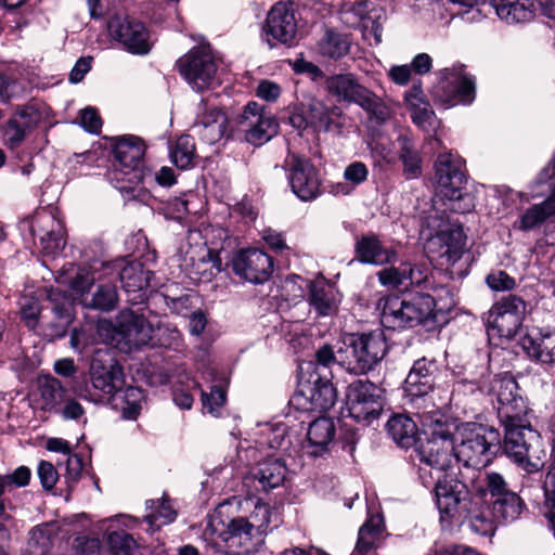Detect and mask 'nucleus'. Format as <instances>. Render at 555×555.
<instances>
[{
	"instance_id": "obj_48",
	"label": "nucleus",
	"mask_w": 555,
	"mask_h": 555,
	"mask_svg": "<svg viewBox=\"0 0 555 555\" xmlns=\"http://www.w3.org/2000/svg\"><path fill=\"white\" fill-rule=\"evenodd\" d=\"M117 304L118 293L116 286L111 283H102L98 285L91 301L87 306L103 312H109L117 307Z\"/></svg>"
},
{
	"instance_id": "obj_27",
	"label": "nucleus",
	"mask_w": 555,
	"mask_h": 555,
	"mask_svg": "<svg viewBox=\"0 0 555 555\" xmlns=\"http://www.w3.org/2000/svg\"><path fill=\"white\" fill-rule=\"evenodd\" d=\"M39 112L33 106L18 107L4 127V139L11 149L20 146L27 134L36 127Z\"/></svg>"
},
{
	"instance_id": "obj_17",
	"label": "nucleus",
	"mask_w": 555,
	"mask_h": 555,
	"mask_svg": "<svg viewBox=\"0 0 555 555\" xmlns=\"http://www.w3.org/2000/svg\"><path fill=\"white\" fill-rule=\"evenodd\" d=\"M240 127L245 132V139L253 145H262L276 132L279 124L275 118L264 112L257 102H249L240 116Z\"/></svg>"
},
{
	"instance_id": "obj_56",
	"label": "nucleus",
	"mask_w": 555,
	"mask_h": 555,
	"mask_svg": "<svg viewBox=\"0 0 555 555\" xmlns=\"http://www.w3.org/2000/svg\"><path fill=\"white\" fill-rule=\"evenodd\" d=\"M50 544V534L47 526H38L31 529L27 546L30 555H48Z\"/></svg>"
},
{
	"instance_id": "obj_61",
	"label": "nucleus",
	"mask_w": 555,
	"mask_h": 555,
	"mask_svg": "<svg viewBox=\"0 0 555 555\" xmlns=\"http://www.w3.org/2000/svg\"><path fill=\"white\" fill-rule=\"evenodd\" d=\"M94 281L95 279L89 270L80 268L72 278L69 286L76 294L83 295L90 291Z\"/></svg>"
},
{
	"instance_id": "obj_18",
	"label": "nucleus",
	"mask_w": 555,
	"mask_h": 555,
	"mask_svg": "<svg viewBox=\"0 0 555 555\" xmlns=\"http://www.w3.org/2000/svg\"><path fill=\"white\" fill-rule=\"evenodd\" d=\"M232 269L241 279L253 284H261L272 274L273 259L260 249L247 248L233 257Z\"/></svg>"
},
{
	"instance_id": "obj_26",
	"label": "nucleus",
	"mask_w": 555,
	"mask_h": 555,
	"mask_svg": "<svg viewBox=\"0 0 555 555\" xmlns=\"http://www.w3.org/2000/svg\"><path fill=\"white\" fill-rule=\"evenodd\" d=\"M354 251L360 262L373 266L392 264L398 257L397 251L385 246L374 233L357 238Z\"/></svg>"
},
{
	"instance_id": "obj_39",
	"label": "nucleus",
	"mask_w": 555,
	"mask_h": 555,
	"mask_svg": "<svg viewBox=\"0 0 555 555\" xmlns=\"http://www.w3.org/2000/svg\"><path fill=\"white\" fill-rule=\"evenodd\" d=\"M384 530L380 515L371 516L359 529L358 541L351 555H376L373 550Z\"/></svg>"
},
{
	"instance_id": "obj_11",
	"label": "nucleus",
	"mask_w": 555,
	"mask_h": 555,
	"mask_svg": "<svg viewBox=\"0 0 555 555\" xmlns=\"http://www.w3.org/2000/svg\"><path fill=\"white\" fill-rule=\"evenodd\" d=\"M212 533L215 547L224 555H257L264 545L261 533L255 532L242 516L230 519L220 531L214 528Z\"/></svg>"
},
{
	"instance_id": "obj_54",
	"label": "nucleus",
	"mask_w": 555,
	"mask_h": 555,
	"mask_svg": "<svg viewBox=\"0 0 555 555\" xmlns=\"http://www.w3.org/2000/svg\"><path fill=\"white\" fill-rule=\"evenodd\" d=\"M157 345L167 349L178 350L182 345V334L172 324L159 323L153 332Z\"/></svg>"
},
{
	"instance_id": "obj_5",
	"label": "nucleus",
	"mask_w": 555,
	"mask_h": 555,
	"mask_svg": "<svg viewBox=\"0 0 555 555\" xmlns=\"http://www.w3.org/2000/svg\"><path fill=\"white\" fill-rule=\"evenodd\" d=\"M460 436L455 444L457 462L472 473L474 482L476 470L487 466L501 449V434L492 426L472 423L462 428Z\"/></svg>"
},
{
	"instance_id": "obj_29",
	"label": "nucleus",
	"mask_w": 555,
	"mask_h": 555,
	"mask_svg": "<svg viewBox=\"0 0 555 555\" xmlns=\"http://www.w3.org/2000/svg\"><path fill=\"white\" fill-rule=\"evenodd\" d=\"M336 435L335 423L330 417H319L309 424L307 443L304 449L309 455L320 456L330 451Z\"/></svg>"
},
{
	"instance_id": "obj_64",
	"label": "nucleus",
	"mask_w": 555,
	"mask_h": 555,
	"mask_svg": "<svg viewBox=\"0 0 555 555\" xmlns=\"http://www.w3.org/2000/svg\"><path fill=\"white\" fill-rule=\"evenodd\" d=\"M80 125L91 133H98L102 127L101 117L93 107H87L80 112Z\"/></svg>"
},
{
	"instance_id": "obj_41",
	"label": "nucleus",
	"mask_w": 555,
	"mask_h": 555,
	"mask_svg": "<svg viewBox=\"0 0 555 555\" xmlns=\"http://www.w3.org/2000/svg\"><path fill=\"white\" fill-rule=\"evenodd\" d=\"M555 215V189L550 197L528 208L519 219L518 228L522 231L532 230Z\"/></svg>"
},
{
	"instance_id": "obj_59",
	"label": "nucleus",
	"mask_w": 555,
	"mask_h": 555,
	"mask_svg": "<svg viewBox=\"0 0 555 555\" xmlns=\"http://www.w3.org/2000/svg\"><path fill=\"white\" fill-rule=\"evenodd\" d=\"M31 470L27 466H20L13 473L2 475L4 490L8 488H22L29 483Z\"/></svg>"
},
{
	"instance_id": "obj_36",
	"label": "nucleus",
	"mask_w": 555,
	"mask_h": 555,
	"mask_svg": "<svg viewBox=\"0 0 555 555\" xmlns=\"http://www.w3.org/2000/svg\"><path fill=\"white\" fill-rule=\"evenodd\" d=\"M380 322L390 330L410 328L405 299L395 295L385 297L382 304Z\"/></svg>"
},
{
	"instance_id": "obj_22",
	"label": "nucleus",
	"mask_w": 555,
	"mask_h": 555,
	"mask_svg": "<svg viewBox=\"0 0 555 555\" xmlns=\"http://www.w3.org/2000/svg\"><path fill=\"white\" fill-rule=\"evenodd\" d=\"M341 299L343 295L337 287L323 276L317 278L308 285L307 301L318 318L335 315Z\"/></svg>"
},
{
	"instance_id": "obj_3",
	"label": "nucleus",
	"mask_w": 555,
	"mask_h": 555,
	"mask_svg": "<svg viewBox=\"0 0 555 555\" xmlns=\"http://www.w3.org/2000/svg\"><path fill=\"white\" fill-rule=\"evenodd\" d=\"M437 196L446 210L454 214H468L475 208V197L466 190L465 160L451 152L441 153L435 164Z\"/></svg>"
},
{
	"instance_id": "obj_46",
	"label": "nucleus",
	"mask_w": 555,
	"mask_h": 555,
	"mask_svg": "<svg viewBox=\"0 0 555 555\" xmlns=\"http://www.w3.org/2000/svg\"><path fill=\"white\" fill-rule=\"evenodd\" d=\"M339 15L343 23L349 27H357L361 22L373 18L366 0H344Z\"/></svg>"
},
{
	"instance_id": "obj_44",
	"label": "nucleus",
	"mask_w": 555,
	"mask_h": 555,
	"mask_svg": "<svg viewBox=\"0 0 555 555\" xmlns=\"http://www.w3.org/2000/svg\"><path fill=\"white\" fill-rule=\"evenodd\" d=\"M467 521V526L472 532L481 537H492L496 530L495 522L498 521L492 511L474 508L469 506V515L464 516L460 522Z\"/></svg>"
},
{
	"instance_id": "obj_60",
	"label": "nucleus",
	"mask_w": 555,
	"mask_h": 555,
	"mask_svg": "<svg viewBox=\"0 0 555 555\" xmlns=\"http://www.w3.org/2000/svg\"><path fill=\"white\" fill-rule=\"evenodd\" d=\"M429 269L424 263H412L406 261L408 288L422 286L428 281Z\"/></svg>"
},
{
	"instance_id": "obj_53",
	"label": "nucleus",
	"mask_w": 555,
	"mask_h": 555,
	"mask_svg": "<svg viewBox=\"0 0 555 555\" xmlns=\"http://www.w3.org/2000/svg\"><path fill=\"white\" fill-rule=\"evenodd\" d=\"M271 514L270 505L258 501L250 515L245 517V522L249 525L255 532L261 533V537L264 539L271 522Z\"/></svg>"
},
{
	"instance_id": "obj_37",
	"label": "nucleus",
	"mask_w": 555,
	"mask_h": 555,
	"mask_svg": "<svg viewBox=\"0 0 555 555\" xmlns=\"http://www.w3.org/2000/svg\"><path fill=\"white\" fill-rule=\"evenodd\" d=\"M398 156L403 165L402 173L406 180L417 179L422 176V157L413 140L406 134H400Z\"/></svg>"
},
{
	"instance_id": "obj_25",
	"label": "nucleus",
	"mask_w": 555,
	"mask_h": 555,
	"mask_svg": "<svg viewBox=\"0 0 555 555\" xmlns=\"http://www.w3.org/2000/svg\"><path fill=\"white\" fill-rule=\"evenodd\" d=\"M466 246V235L462 225L452 224L447 229H440L429 240V248L446 258L450 264L461 259Z\"/></svg>"
},
{
	"instance_id": "obj_13",
	"label": "nucleus",
	"mask_w": 555,
	"mask_h": 555,
	"mask_svg": "<svg viewBox=\"0 0 555 555\" xmlns=\"http://www.w3.org/2000/svg\"><path fill=\"white\" fill-rule=\"evenodd\" d=\"M346 403L352 418L370 425L383 412V390L369 379H357L347 387Z\"/></svg>"
},
{
	"instance_id": "obj_45",
	"label": "nucleus",
	"mask_w": 555,
	"mask_h": 555,
	"mask_svg": "<svg viewBox=\"0 0 555 555\" xmlns=\"http://www.w3.org/2000/svg\"><path fill=\"white\" fill-rule=\"evenodd\" d=\"M170 158L179 169L186 170L192 168L195 158L194 139L189 134L179 137L170 149Z\"/></svg>"
},
{
	"instance_id": "obj_62",
	"label": "nucleus",
	"mask_w": 555,
	"mask_h": 555,
	"mask_svg": "<svg viewBox=\"0 0 555 555\" xmlns=\"http://www.w3.org/2000/svg\"><path fill=\"white\" fill-rule=\"evenodd\" d=\"M203 406L212 413L225 402V391L221 386H211L210 392H202Z\"/></svg>"
},
{
	"instance_id": "obj_9",
	"label": "nucleus",
	"mask_w": 555,
	"mask_h": 555,
	"mask_svg": "<svg viewBox=\"0 0 555 555\" xmlns=\"http://www.w3.org/2000/svg\"><path fill=\"white\" fill-rule=\"evenodd\" d=\"M175 66L195 92H204L220 83L218 62L208 44L192 48L176 61Z\"/></svg>"
},
{
	"instance_id": "obj_47",
	"label": "nucleus",
	"mask_w": 555,
	"mask_h": 555,
	"mask_svg": "<svg viewBox=\"0 0 555 555\" xmlns=\"http://www.w3.org/2000/svg\"><path fill=\"white\" fill-rule=\"evenodd\" d=\"M337 108L327 107L322 101L310 99L306 105V113L310 127L317 131H327L333 121L332 115L335 114Z\"/></svg>"
},
{
	"instance_id": "obj_19",
	"label": "nucleus",
	"mask_w": 555,
	"mask_h": 555,
	"mask_svg": "<svg viewBox=\"0 0 555 555\" xmlns=\"http://www.w3.org/2000/svg\"><path fill=\"white\" fill-rule=\"evenodd\" d=\"M264 33L268 43L273 47V40L291 46L297 34V18L292 3L280 1L268 12Z\"/></svg>"
},
{
	"instance_id": "obj_55",
	"label": "nucleus",
	"mask_w": 555,
	"mask_h": 555,
	"mask_svg": "<svg viewBox=\"0 0 555 555\" xmlns=\"http://www.w3.org/2000/svg\"><path fill=\"white\" fill-rule=\"evenodd\" d=\"M217 121L208 126L193 125V130L201 137V139L209 144L218 142L225 132L227 116L218 115Z\"/></svg>"
},
{
	"instance_id": "obj_32",
	"label": "nucleus",
	"mask_w": 555,
	"mask_h": 555,
	"mask_svg": "<svg viewBox=\"0 0 555 555\" xmlns=\"http://www.w3.org/2000/svg\"><path fill=\"white\" fill-rule=\"evenodd\" d=\"M122 319L120 332L129 344L140 347L152 343L154 328L143 314L125 310Z\"/></svg>"
},
{
	"instance_id": "obj_10",
	"label": "nucleus",
	"mask_w": 555,
	"mask_h": 555,
	"mask_svg": "<svg viewBox=\"0 0 555 555\" xmlns=\"http://www.w3.org/2000/svg\"><path fill=\"white\" fill-rule=\"evenodd\" d=\"M114 163L108 176L111 180L139 184L151 176L144 165V142L135 135L122 137L114 144Z\"/></svg>"
},
{
	"instance_id": "obj_8",
	"label": "nucleus",
	"mask_w": 555,
	"mask_h": 555,
	"mask_svg": "<svg viewBox=\"0 0 555 555\" xmlns=\"http://www.w3.org/2000/svg\"><path fill=\"white\" fill-rule=\"evenodd\" d=\"M478 477L476 492L490 504L493 517L503 524L519 519L526 504L518 493L509 489L505 478L495 472L486 473L482 477L478 472Z\"/></svg>"
},
{
	"instance_id": "obj_50",
	"label": "nucleus",
	"mask_w": 555,
	"mask_h": 555,
	"mask_svg": "<svg viewBox=\"0 0 555 555\" xmlns=\"http://www.w3.org/2000/svg\"><path fill=\"white\" fill-rule=\"evenodd\" d=\"M147 508H151L152 512L144 516L145 520L150 525H166L175 520L177 513L170 505L169 501L163 499L159 501H146Z\"/></svg>"
},
{
	"instance_id": "obj_28",
	"label": "nucleus",
	"mask_w": 555,
	"mask_h": 555,
	"mask_svg": "<svg viewBox=\"0 0 555 555\" xmlns=\"http://www.w3.org/2000/svg\"><path fill=\"white\" fill-rule=\"evenodd\" d=\"M521 347L532 361L543 365L555 364V331H532L522 337Z\"/></svg>"
},
{
	"instance_id": "obj_40",
	"label": "nucleus",
	"mask_w": 555,
	"mask_h": 555,
	"mask_svg": "<svg viewBox=\"0 0 555 555\" xmlns=\"http://www.w3.org/2000/svg\"><path fill=\"white\" fill-rule=\"evenodd\" d=\"M386 429L393 441L402 448H410L416 441L417 426L408 415H393L388 420Z\"/></svg>"
},
{
	"instance_id": "obj_16",
	"label": "nucleus",
	"mask_w": 555,
	"mask_h": 555,
	"mask_svg": "<svg viewBox=\"0 0 555 555\" xmlns=\"http://www.w3.org/2000/svg\"><path fill=\"white\" fill-rule=\"evenodd\" d=\"M112 38L132 54L145 55L152 50L150 33L145 25L128 16H114L108 22Z\"/></svg>"
},
{
	"instance_id": "obj_24",
	"label": "nucleus",
	"mask_w": 555,
	"mask_h": 555,
	"mask_svg": "<svg viewBox=\"0 0 555 555\" xmlns=\"http://www.w3.org/2000/svg\"><path fill=\"white\" fill-rule=\"evenodd\" d=\"M437 373L436 360L426 358L416 360L404 382L406 398L414 402L433 391Z\"/></svg>"
},
{
	"instance_id": "obj_52",
	"label": "nucleus",
	"mask_w": 555,
	"mask_h": 555,
	"mask_svg": "<svg viewBox=\"0 0 555 555\" xmlns=\"http://www.w3.org/2000/svg\"><path fill=\"white\" fill-rule=\"evenodd\" d=\"M107 544L109 555H135L138 548L132 535L125 530L109 533Z\"/></svg>"
},
{
	"instance_id": "obj_43",
	"label": "nucleus",
	"mask_w": 555,
	"mask_h": 555,
	"mask_svg": "<svg viewBox=\"0 0 555 555\" xmlns=\"http://www.w3.org/2000/svg\"><path fill=\"white\" fill-rule=\"evenodd\" d=\"M446 83L450 87V93L444 99L451 104H469L475 99V81L467 75H452Z\"/></svg>"
},
{
	"instance_id": "obj_14",
	"label": "nucleus",
	"mask_w": 555,
	"mask_h": 555,
	"mask_svg": "<svg viewBox=\"0 0 555 555\" xmlns=\"http://www.w3.org/2000/svg\"><path fill=\"white\" fill-rule=\"evenodd\" d=\"M526 307V301L520 296L514 294L503 296L488 312L486 320L488 334L501 338H513L522 324Z\"/></svg>"
},
{
	"instance_id": "obj_21",
	"label": "nucleus",
	"mask_w": 555,
	"mask_h": 555,
	"mask_svg": "<svg viewBox=\"0 0 555 555\" xmlns=\"http://www.w3.org/2000/svg\"><path fill=\"white\" fill-rule=\"evenodd\" d=\"M121 287L127 295L130 305H140L152 300L153 295L149 294L150 280L153 272L146 270L139 261L127 262L119 271Z\"/></svg>"
},
{
	"instance_id": "obj_20",
	"label": "nucleus",
	"mask_w": 555,
	"mask_h": 555,
	"mask_svg": "<svg viewBox=\"0 0 555 555\" xmlns=\"http://www.w3.org/2000/svg\"><path fill=\"white\" fill-rule=\"evenodd\" d=\"M457 380L469 382L479 385L481 395H493L496 397V405H502L500 398L505 382H509L515 386L512 396L518 397L520 395L518 384L512 376L493 375L488 363L485 361L479 364H474L472 362L467 363V365L464 367L463 376Z\"/></svg>"
},
{
	"instance_id": "obj_30",
	"label": "nucleus",
	"mask_w": 555,
	"mask_h": 555,
	"mask_svg": "<svg viewBox=\"0 0 555 555\" xmlns=\"http://www.w3.org/2000/svg\"><path fill=\"white\" fill-rule=\"evenodd\" d=\"M54 321L50 324L51 336L62 338L66 335L70 323L74 320V304L65 293L59 289H51L48 295Z\"/></svg>"
},
{
	"instance_id": "obj_58",
	"label": "nucleus",
	"mask_w": 555,
	"mask_h": 555,
	"mask_svg": "<svg viewBox=\"0 0 555 555\" xmlns=\"http://www.w3.org/2000/svg\"><path fill=\"white\" fill-rule=\"evenodd\" d=\"M486 282L491 289L496 292L511 291L516 286L515 280L503 270L489 273Z\"/></svg>"
},
{
	"instance_id": "obj_6",
	"label": "nucleus",
	"mask_w": 555,
	"mask_h": 555,
	"mask_svg": "<svg viewBox=\"0 0 555 555\" xmlns=\"http://www.w3.org/2000/svg\"><path fill=\"white\" fill-rule=\"evenodd\" d=\"M477 486L475 481L469 485L461 470L437 476L433 492L441 521H461L469 515V506L474 505L470 487L476 491Z\"/></svg>"
},
{
	"instance_id": "obj_34",
	"label": "nucleus",
	"mask_w": 555,
	"mask_h": 555,
	"mask_svg": "<svg viewBox=\"0 0 555 555\" xmlns=\"http://www.w3.org/2000/svg\"><path fill=\"white\" fill-rule=\"evenodd\" d=\"M38 391L40 395L39 406L42 411L57 413L60 406L65 402L66 389L52 375H43L38 378Z\"/></svg>"
},
{
	"instance_id": "obj_12",
	"label": "nucleus",
	"mask_w": 555,
	"mask_h": 555,
	"mask_svg": "<svg viewBox=\"0 0 555 555\" xmlns=\"http://www.w3.org/2000/svg\"><path fill=\"white\" fill-rule=\"evenodd\" d=\"M292 192L304 202H311L322 194V181L313 163L301 155L288 153L283 163Z\"/></svg>"
},
{
	"instance_id": "obj_4",
	"label": "nucleus",
	"mask_w": 555,
	"mask_h": 555,
	"mask_svg": "<svg viewBox=\"0 0 555 555\" xmlns=\"http://www.w3.org/2000/svg\"><path fill=\"white\" fill-rule=\"evenodd\" d=\"M337 349L338 364L354 375L373 371L386 357L388 344L383 330L347 333Z\"/></svg>"
},
{
	"instance_id": "obj_7",
	"label": "nucleus",
	"mask_w": 555,
	"mask_h": 555,
	"mask_svg": "<svg viewBox=\"0 0 555 555\" xmlns=\"http://www.w3.org/2000/svg\"><path fill=\"white\" fill-rule=\"evenodd\" d=\"M325 90L338 102L354 103L365 111L371 120L384 124L390 117V109L374 92L361 85L351 73L335 74L326 77Z\"/></svg>"
},
{
	"instance_id": "obj_1",
	"label": "nucleus",
	"mask_w": 555,
	"mask_h": 555,
	"mask_svg": "<svg viewBox=\"0 0 555 555\" xmlns=\"http://www.w3.org/2000/svg\"><path fill=\"white\" fill-rule=\"evenodd\" d=\"M514 384L505 382L501 393L502 405H496L498 418L504 428L501 446L504 453L527 473L539 472L543 465L545 452L539 434L525 425L524 417L528 408L521 395L512 396Z\"/></svg>"
},
{
	"instance_id": "obj_33",
	"label": "nucleus",
	"mask_w": 555,
	"mask_h": 555,
	"mask_svg": "<svg viewBox=\"0 0 555 555\" xmlns=\"http://www.w3.org/2000/svg\"><path fill=\"white\" fill-rule=\"evenodd\" d=\"M286 472V465L282 460L269 457L258 464L253 472V478L258 482V490L268 492L283 485Z\"/></svg>"
},
{
	"instance_id": "obj_42",
	"label": "nucleus",
	"mask_w": 555,
	"mask_h": 555,
	"mask_svg": "<svg viewBox=\"0 0 555 555\" xmlns=\"http://www.w3.org/2000/svg\"><path fill=\"white\" fill-rule=\"evenodd\" d=\"M350 44L351 41L347 35L327 29L318 42V50L323 56L338 60L349 53Z\"/></svg>"
},
{
	"instance_id": "obj_15",
	"label": "nucleus",
	"mask_w": 555,
	"mask_h": 555,
	"mask_svg": "<svg viewBox=\"0 0 555 555\" xmlns=\"http://www.w3.org/2000/svg\"><path fill=\"white\" fill-rule=\"evenodd\" d=\"M20 230L29 233L35 241L39 240L41 249L48 255H54L65 246L63 227L50 211H39L20 222Z\"/></svg>"
},
{
	"instance_id": "obj_38",
	"label": "nucleus",
	"mask_w": 555,
	"mask_h": 555,
	"mask_svg": "<svg viewBox=\"0 0 555 555\" xmlns=\"http://www.w3.org/2000/svg\"><path fill=\"white\" fill-rule=\"evenodd\" d=\"M91 383L95 389L101 390L104 395L115 396L122 391L125 385V375L122 369L118 364L109 367L93 369L91 373Z\"/></svg>"
},
{
	"instance_id": "obj_49",
	"label": "nucleus",
	"mask_w": 555,
	"mask_h": 555,
	"mask_svg": "<svg viewBox=\"0 0 555 555\" xmlns=\"http://www.w3.org/2000/svg\"><path fill=\"white\" fill-rule=\"evenodd\" d=\"M406 261L398 267H389L377 272L378 282L391 289H408Z\"/></svg>"
},
{
	"instance_id": "obj_51",
	"label": "nucleus",
	"mask_w": 555,
	"mask_h": 555,
	"mask_svg": "<svg viewBox=\"0 0 555 555\" xmlns=\"http://www.w3.org/2000/svg\"><path fill=\"white\" fill-rule=\"evenodd\" d=\"M152 300H162L171 312L180 315H186L192 310L193 304L190 293L176 295L171 289H168L167 293L164 294H154Z\"/></svg>"
},
{
	"instance_id": "obj_2",
	"label": "nucleus",
	"mask_w": 555,
	"mask_h": 555,
	"mask_svg": "<svg viewBox=\"0 0 555 555\" xmlns=\"http://www.w3.org/2000/svg\"><path fill=\"white\" fill-rule=\"evenodd\" d=\"M426 440L421 442L415 453L418 462L425 463L423 470L435 468L437 476L454 473L459 464L455 451V442L443 414L433 410L417 413Z\"/></svg>"
},
{
	"instance_id": "obj_35",
	"label": "nucleus",
	"mask_w": 555,
	"mask_h": 555,
	"mask_svg": "<svg viewBox=\"0 0 555 555\" xmlns=\"http://www.w3.org/2000/svg\"><path fill=\"white\" fill-rule=\"evenodd\" d=\"M496 15L508 24H518L533 17L532 0H489Z\"/></svg>"
},
{
	"instance_id": "obj_23",
	"label": "nucleus",
	"mask_w": 555,
	"mask_h": 555,
	"mask_svg": "<svg viewBox=\"0 0 555 555\" xmlns=\"http://www.w3.org/2000/svg\"><path fill=\"white\" fill-rule=\"evenodd\" d=\"M337 400V392L328 379L319 377L313 386L307 390H298L291 403L302 411L326 412L331 410Z\"/></svg>"
},
{
	"instance_id": "obj_31",
	"label": "nucleus",
	"mask_w": 555,
	"mask_h": 555,
	"mask_svg": "<svg viewBox=\"0 0 555 555\" xmlns=\"http://www.w3.org/2000/svg\"><path fill=\"white\" fill-rule=\"evenodd\" d=\"M410 328L418 325L431 328L436 322V301L426 293H416L405 299Z\"/></svg>"
},
{
	"instance_id": "obj_63",
	"label": "nucleus",
	"mask_w": 555,
	"mask_h": 555,
	"mask_svg": "<svg viewBox=\"0 0 555 555\" xmlns=\"http://www.w3.org/2000/svg\"><path fill=\"white\" fill-rule=\"evenodd\" d=\"M37 474L40 479L42 488L46 490L53 489L59 479V474L55 467L50 462L47 461H41L39 463Z\"/></svg>"
},
{
	"instance_id": "obj_57",
	"label": "nucleus",
	"mask_w": 555,
	"mask_h": 555,
	"mask_svg": "<svg viewBox=\"0 0 555 555\" xmlns=\"http://www.w3.org/2000/svg\"><path fill=\"white\" fill-rule=\"evenodd\" d=\"M369 177V169L362 162H353L344 170V179L353 188L364 183Z\"/></svg>"
}]
</instances>
